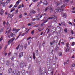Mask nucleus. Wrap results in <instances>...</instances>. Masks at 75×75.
Returning <instances> with one entry per match:
<instances>
[{
  "label": "nucleus",
  "mask_w": 75,
  "mask_h": 75,
  "mask_svg": "<svg viewBox=\"0 0 75 75\" xmlns=\"http://www.w3.org/2000/svg\"><path fill=\"white\" fill-rule=\"evenodd\" d=\"M67 6V4L64 3L63 5L62 6L60 9L59 8H58L57 10V12L60 13L61 11H63V10H64V7H65V6Z\"/></svg>",
  "instance_id": "1"
},
{
  "label": "nucleus",
  "mask_w": 75,
  "mask_h": 75,
  "mask_svg": "<svg viewBox=\"0 0 75 75\" xmlns=\"http://www.w3.org/2000/svg\"><path fill=\"white\" fill-rule=\"evenodd\" d=\"M54 39L55 40L51 42H50V45H54L55 44H57V42H58V37L57 36L54 37Z\"/></svg>",
  "instance_id": "2"
},
{
  "label": "nucleus",
  "mask_w": 75,
  "mask_h": 75,
  "mask_svg": "<svg viewBox=\"0 0 75 75\" xmlns=\"http://www.w3.org/2000/svg\"><path fill=\"white\" fill-rule=\"evenodd\" d=\"M20 75V71L18 70L16 71L15 70L12 71V75Z\"/></svg>",
  "instance_id": "3"
},
{
  "label": "nucleus",
  "mask_w": 75,
  "mask_h": 75,
  "mask_svg": "<svg viewBox=\"0 0 75 75\" xmlns=\"http://www.w3.org/2000/svg\"><path fill=\"white\" fill-rule=\"evenodd\" d=\"M47 10H50V11H53V10L52 9V7H51V6L47 7L45 10V11H46Z\"/></svg>",
  "instance_id": "4"
},
{
  "label": "nucleus",
  "mask_w": 75,
  "mask_h": 75,
  "mask_svg": "<svg viewBox=\"0 0 75 75\" xmlns=\"http://www.w3.org/2000/svg\"><path fill=\"white\" fill-rule=\"evenodd\" d=\"M14 40H15V37H14L11 39L9 40L8 41V45H10V42H13V41Z\"/></svg>",
  "instance_id": "5"
},
{
  "label": "nucleus",
  "mask_w": 75,
  "mask_h": 75,
  "mask_svg": "<svg viewBox=\"0 0 75 75\" xmlns=\"http://www.w3.org/2000/svg\"><path fill=\"white\" fill-rule=\"evenodd\" d=\"M20 1H21V0H18L16 2V4L14 6V7L16 8V7H17V6H18V4H19V2Z\"/></svg>",
  "instance_id": "6"
},
{
  "label": "nucleus",
  "mask_w": 75,
  "mask_h": 75,
  "mask_svg": "<svg viewBox=\"0 0 75 75\" xmlns=\"http://www.w3.org/2000/svg\"><path fill=\"white\" fill-rule=\"evenodd\" d=\"M24 63L23 62H22L20 64V67L21 68H23L24 67Z\"/></svg>",
  "instance_id": "7"
},
{
  "label": "nucleus",
  "mask_w": 75,
  "mask_h": 75,
  "mask_svg": "<svg viewBox=\"0 0 75 75\" xmlns=\"http://www.w3.org/2000/svg\"><path fill=\"white\" fill-rule=\"evenodd\" d=\"M48 4V3L47 2V1L46 0L44 1L43 2V4L44 6H46V5H47Z\"/></svg>",
  "instance_id": "8"
},
{
  "label": "nucleus",
  "mask_w": 75,
  "mask_h": 75,
  "mask_svg": "<svg viewBox=\"0 0 75 75\" xmlns=\"http://www.w3.org/2000/svg\"><path fill=\"white\" fill-rule=\"evenodd\" d=\"M55 18V15H53L52 16V17H49L48 18H47V20H51V19H53V18Z\"/></svg>",
  "instance_id": "9"
},
{
  "label": "nucleus",
  "mask_w": 75,
  "mask_h": 75,
  "mask_svg": "<svg viewBox=\"0 0 75 75\" xmlns=\"http://www.w3.org/2000/svg\"><path fill=\"white\" fill-rule=\"evenodd\" d=\"M0 13L1 15H3L4 14V10H3V9H1L0 11Z\"/></svg>",
  "instance_id": "10"
},
{
  "label": "nucleus",
  "mask_w": 75,
  "mask_h": 75,
  "mask_svg": "<svg viewBox=\"0 0 75 75\" xmlns=\"http://www.w3.org/2000/svg\"><path fill=\"white\" fill-rule=\"evenodd\" d=\"M22 56H23V52H21L19 54V58H21Z\"/></svg>",
  "instance_id": "11"
},
{
  "label": "nucleus",
  "mask_w": 75,
  "mask_h": 75,
  "mask_svg": "<svg viewBox=\"0 0 75 75\" xmlns=\"http://www.w3.org/2000/svg\"><path fill=\"white\" fill-rule=\"evenodd\" d=\"M6 65L7 66H8L10 65V61L9 60H7L6 63Z\"/></svg>",
  "instance_id": "12"
},
{
  "label": "nucleus",
  "mask_w": 75,
  "mask_h": 75,
  "mask_svg": "<svg viewBox=\"0 0 75 75\" xmlns=\"http://www.w3.org/2000/svg\"><path fill=\"white\" fill-rule=\"evenodd\" d=\"M13 16H14V14H9L8 15V17H9L11 18H12V17H13Z\"/></svg>",
  "instance_id": "13"
},
{
  "label": "nucleus",
  "mask_w": 75,
  "mask_h": 75,
  "mask_svg": "<svg viewBox=\"0 0 75 75\" xmlns=\"http://www.w3.org/2000/svg\"><path fill=\"white\" fill-rule=\"evenodd\" d=\"M8 72L9 74L11 73V72H12V69L11 68L9 69L8 70Z\"/></svg>",
  "instance_id": "14"
},
{
  "label": "nucleus",
  "mask_w": 75,
  "mask_h": 75,
  "mask_svg": "<svg viewBox=\"0 0 75 75\" xmlns=\"http://www.w3.org/2000/svg\"><path fill=\"white\" fill-rule=\"evenodd\" d=\"M57 17H54V19L53 20L54 22H55L56 23H57Z\"/></svg>",
  "instance_id": "15"
},
{
  "label": "nucleus",
  "mask_w": 75,
  "mask_h": 75,
  "mask_svg": "<svg viewBox=\"0 0 75 75\" xmlns=\"http://www.w3.org/2000/svg\"><path fill=\"white\" fill-rule=\"evenodd\" d=\"M61 4H62V2H59L57 3L56 4L57 6H59V5H61Z\"/></svg>",
  "instance_id": "16"
},
{
  "label": "nucleus",
  "mask_w": 75,
  "mask_h": 75,
  "mask_svg": "<svg viewBox=\"0 0 75 75\" xmlns=\"http://www.w3.org/2000/svg\"><path fill=\"white\" fill-rule=\"evenodd\" d=\"M33 59H35V53L34 52H33Z\"/></svg>",
  "instance_id": "17"
},
{
  "label": "nucleus",
  "mask_w": 75,
  "mask_h": 75,
  "mask_svg": "<svg viewBox=\"0 0 75 75\" xmlns=\"http://www.w3.org/2000/svg\"><path fill=\"white\" fill-rule=\"evenodd\" d=\"M21 33H22L21 32L19 33V35L15 39V40H17L18 39V38H19V37H20V35H21Z\"/></svg>",
  "instance_id": "18"
},
{
  "label": "nucleus",
  "mask_w": 75,
  "mask_h": 75,
  "mask_svg": "<svg viewBox=\"0 0 75 75\" xmlns=\"http://www.w3.org/2000/svg\"><path fill=\"white\" fill-rule=\"evenodd\" d=\"M20 50H21L22 51L23 49V45L20 46L19 47Z\"/></svg>",
  "instance_id": "19"
},
{
  "label": "nucleus",
  "mask_w": 75,
  "mask_h": 75,
  "mask_svg": "<svg viewBox=\"0 0 75 75\" xmlns=\"http://www.w3.org/2000/svg\"><path fill=\"white\" fill-rule=\"evenodd\" d=\"M61 24H62V25H64V26H66V23H65L64 22H62L61 23Z\"/></svg>",
  "instance_id": "20"
},
{
  "label": "nucleus",
  "mask_w": 75,
  "mask_h": 75,
  "mask_svg": "<svg viewBox=\"0 0 75 75\" xmlns=\"http://www.w3.org/2000/svg\"><path fill=\"white\" fill-rule=\"evenodd\" d=\"M39 26H40V24H38L36 25H34L33 27H36V28H37V27H38Z\"/></svg>",
  "instance_id": "21"
},
{
  "label": "nucleus",
  "mask_w": 75,
  "mask_h": 75,
  "mask_svg": "<svg viewBox=\"0 0 75 75\" xmlns=\"http://www.w3.org/2000/svg\"><path fill=\"white\" fill-rule=\"evenodd\" d=\"M63 2L64 3H65L66 2H68L69 1V0H62Z\"/></svg>",
  "instance_id": "22"
},
{
  "label": "nucleus",
  "mask_w": 75,
  "mask_h": 75,
  "mask_svg": "<svg viewBox=\"0 0 75 75\" xmlns=\"http://www.w3.org/2000/svg\"><path fill=\"white\" fill-rule=\"evenodd\" d=\"M6 3V2H4L2 3V6L3 7H5V4Z\"/></svg>",
  "instance_id": "23"
},
{
  "label": "nucleus",
  "mask_w": 75,
  "mask_h": 75,
  "mask_svg": "<svg viewBox=\"0 0 75 75\" xmlns=\"http://www.w3.org/2000/svg\"><path fill=\"white\" fill-rule=\"evenodd\" d=\"M15 10V8L13 7L11 9V11H10V12L11 13V12H13L14 10Z\"/></svg>",
  "instance_id": "24"
},
{
  "label": "nucleus",
  "mask_w": 75,
  "mask_h": 75,
  "mask_svg": "<svg viewBox=\"0 0 75 75\" xmlns=\"http://www.w3.org/2000/svg\"><path fill=\"white\" fill-rule=\"evenodd\" d=\"M58 8H57L54 11V13H57V12H58Z\"/></svg>",
  "instance_id": "25"
},
{
  "label": "nucleus",
  "mask_w": 75,
  "mask_h": 75,
  "mask_svg": "<svg viewBox=\"0 0 75 75\" xmlns=\"http://www.w3.org/2000/svg\"><path fill=\"white\" fill-rule=\"evenodd\" d=\"M50 61H51V59H50V58H48L47 59V62H49V63H50Z\"/></svg>",
  "instance_id": "26"
},
{
  "label": "nucleus",
  "mask_w": 75,
  "mask_h": 75,
  "mask_svg": "<svg viewBox=\"0 0 75 75\" xmlns=\"http://www.w3.org/2000/svg\"><path fill=\"white\" fill-rule=\"evenodd\" d=\"M69 43L68 42H67L66 44V46L67 48H68L69 47Z\"/></svg>",
  "instance_id": "27"
},
{
  "label": "nucleus",
  "mask_w": 75,
  "mask_h": 75,
  "mask_svg": "<svg viewBox=\"0 0 75 75\" xmlns=\"http://www.w3.org/2000/svg\"><path fill=\"white\" fill-rule=\"evenodd\" d=\"M63 17L64 18H66L67 17V14L64 13V15H63Z\"/></svg>",
  "instance_id": "28"
},
{
  "label": "nucleus",
  "mask_w": 75,
  "mask_h": 75,
  "mask_svg": "<svg viewBox=\"0 0 75 75\" xmlns=\"http://www.w3.org/2000/svg\"><path fill=\"white\" fill-rule=\"evenodd\" d=\"M27 43L25 44L24 48H25V49H26V48H27Z\"/></svg>",
  "instance_id": "29"
},
{
  "label": "nucleus",
  "mask_w": 75,
  "mask_h": 75,
  "mask_svg": "<svg viewBox=\"0 0 75 75\" xmlns=\"http://www.w3.org/2000/svg\"><path fill=\"white\" fill-rule=\"evenodd\" d=\"M58 49H59V47H58V46H57L55 48L56 50H58Z\"/></svg>",
  "instance_id": "30"
},
{
  "label": "nucleus",
  "mask_w": 75,
  "mask_h": 75,
  "mask_svg": "<svg viewBox=\"0 0 75 75\" xmlns=\"http://www.w3.org/2000/svg\"><path fill=\"white\" fill-rule=\"evenodd\" d=\"M64 32L66 33H67V32H68V30H67V28H66L65 29H64Z\"/></svg>",
  "instance_id": "31"
},
{
  "label": "nucleus",
  "mask_w": 75,
  "mask_h": 75,
  "mask_svg": "<svg viewBox=\"0 0 75 75\" xmlns=\"http://www.w3.org/2000/svg\"><path fill=\"white\" fill-rule=\"evenodd\" d=\"M62 52H60L59 53V56H62Z\"/></svg>",
  "instance_id": "32"
},
{
  "label": "nucleus",
  "mask_w": 75,
  "mask_h": 75,
  "mask_svg": "<svg viewBox=\"0 0 75 75\" xmlns=\"http://www.w3.org/2000/svg\"><path fill=\"white\" fill-rule=\"evenodd\" d=\"M34 33V30H33L31 32V34L32 35H33Z\"/></svg>",
  "instance_id": "33"
},
{
  "label": "nucleus",
  "mask_w": 75,
  "mask_h": 75,
  "mask_svg": "<svg viewBox=\"0 0 75 75\" xmlns=\"http://www.w3.org/2000/svg\"><path fill=\"white\" fill-rule=\"evenodd\" d=\"M22 14L21 13L20 15H19V18H21V17H22Z\"/></svg>",
  "instance_id": "34"
},
{
  "label": "nucleus",
  "mask_w": 75,
  "mask_h": 75,
  "mask_svg": "<svg viewBox=\"0 0 75 75\" xmlns=\"http://www.w3.org/2000/svg\"><path fill=\"white\" fill-rule=\"evenodd\" d=\"M20 30V29H16L15 31H16V33H17L18 31H19V30Z\"/></svg>",
  "instance_id": "35"
},
{
  "label": "nucleus",
  "mask_w": 75,
  "mask_h": 75,
  "mask_svg": "<svg viewBox=\"0 0 75 75\" xmlns=\"http://www.w3.org/2000/svg\"><path fill=\"white\" fill-rule=\"evenodd\" d=\"M48 21V20H47H47H45L44 21V23H47V21Z\"/></svg>",
  "instance_id": "36"
},
{
  "label": "nucleus",
  "mask_w": 75,
  "mask_h": 75,
  "mask_svg": "<svg viewBox=\"0 0 75 75\" xmlns=\"http://www.w3.org/2000/svg\"><path fill=\"white\" fill-rule=\"evenodd\" d=\"M30 30V29H28L27 31L25 33L26 34H27V33H28V31H29Z\"/></svg>",
  "instance_id": "37"
},
{
  "label": "nucleus",
  "mask_w": 75,
  "mask_h": 75,
  "mask_svg": "<svg viewBox=\"0 0 75 75\" xmlns=\"http://www.w3.org/2000/svg\"><path fill=\"white\" fill-rule=\"evenodd\" d=\"M3 30H4V28H2L1 29L0 31L1 33H2V32H3Z\"/></svg>",
  "instance_id": "38"
},
{
  "label": "nucleus",
  "mask_w": 75,
  "mask_h": 75,
  "mask_svg": "<svg viewBox=\"0 0 75 75\" xmlns=\"http://www.w3.org/2000/svg\"><path fill=\"white\" fill-rule=\"evenodd\" d=\"M71 66H72V67H75V63H73L71 65Z\"/></svg>",
  "instance_id": "39"
},
{
  "label": "nucleus",
  "mask_w": 75,
  "mask_h": 75,
  "mask_svg": "<svg viewBox=\"0 0 75 75\" xmlns=\"http://www.w3.org/2000/svg\"><path fill=\"white\" fill-rule=\"evenodd\" d=\"M44 22L42 23L41 24V26H43V25H45V24H44Z\"/></svg>",
  "instance_id": "40"
},
{
  "label": "nucleus",
  "mask_w": 75,
  "mask_h": 75,
  "mask_svg": "<svg viewBox=\"0 0 75 75\" xmlns=\"http://www.w3.org/2000/svg\"><path fill=\"white\" fill-rule=\"evenodd\" d=\"M75 45V42H73L71 44L72 46H74Z\"/></svg>",
  "instance_id": "41"
},
{
  "label": "nucleus",
  "mask_w": 75,
  "mask_h": 75,
  "mask_svg": "<svg viewBox=\"0 0 75 75\" xmlns=\"http://www.w3.org/2000/svg\"><path fill=\"white\" fill-rule=\"evenodd\" d=\"M25 34H27L26 33H23L22 35H21V36H24L25 35Z\"/></svg>",
  "instance_id": "42"
},
{
  "label": "nucleus",
  "mask_w": 75,
  "mask_h": 75,
  "mask_svg": "<svg viewBox=\"0 0 75 75\" xmlns=\"http://www.w3.org/2000/svg\"><path fill=\"white\" fill-rule=\"evenodd\" d=\"M64 51H65V52H67L68 50H67V48H65L64 49Z\"/></svg>",
  "instance_id": "43"
},
{
  "label": "nucleus",
  "mask_w": 75,
  "mask_h": 75,
  "mask_svg": "<svg viewBox=\"0 0 75 75\" xmlns=\"http://www.w3.org/2000/svg\"><path fill=\"white\" fill-rule=\"evenodd\" d=\"M32 11L33 13V14H35V13H36L35 11Z\"/></svg>",
  "instance_id": "44"
},
{
  "label": "nucleus",
  "mask_w": 75,
  "mask_h": 75,
  "mask_svg": "<svg viewBox=\"0 0 75 75\" xmlns=\"http://www.w3.org/2000/svg\"><path fill=\"white\" fill-rule=\"evenodd\" d=\"M21 5H19L18 7V9L20 8H21Z\"/></svg>",
  "instance_id": "45"
},
{
  "label": "nucleus",
  "mask_w": 75,
  "mask_h": 75,
  "mask_svg": "<svg viewBox=\"0 0 75 75\" xmlns=\"http://www.w3.org/2000/svg\"><path fill=\"white\" fill-rule=\"evenodd\" d=\"M50 30H51V29H48L47 30V33H50Z\"/></svg>",
  "instance_id": "46"
},
{
  "label": "nucleus",
  "mask_w": 75,
  "mask_h": 75,
  "mask_svg": "<svg viewBox=\"0 0 75 75\" xmlns=\"http://www.w3.org/2000/svg\"><path fill=\"white\" fill-rule=\"evenodd\" d=\"M19 47H20V44H19L18 47L16 48V50H18V48H19Z\"/></svg>",
  "instance_id": "47"
},
{
  "label": "nucleus",
  "mask_w": 75,
  "mask_h": 75,
  "mask_svg": "<svg viewBox=\"0 0 75 75\" xmlns=\"http://www.w3.org/2000/svg\"><path fill=\"white\" fill-rule=\"evenodd\" d=\"M71 72H73L74 71V68H72L71 69Z\"/></svg>",
  "instance_id": "48"
},
{
  "label": "nucleus",
  "mask_w": 75,
  "mask_h": 75,
  "mask_svg": "<svg viewBox=\"0 0 75 75\" xmlns=\"http://www.w3.org/2000/svg\"><path fill=\"white\" fill-rule=\"evenodd\" d=\"M65 13H64L63 12H62L61 13V16H63Z\"/></svg>",
  "instance_id": "49"
},
{
  "label": "nucleus",
  "mask_w": 75,
  "mask_h": 75,
  "mask_svg": "<svg viewBox=\"0 0 75 75\" xmlns=\"http://www.w3.org/2000/svg\"><path fill=\"white\" fill-rule=\"evenodd\" d=\"M11 37H13L14 35L13 33H12L11 34Z\"/></svg>",
  "instance_id": "50"
},
{
  "label": "nucleus",
  "mask_w": 75,
  "mask_h": 75,
  "mask_svg": "<svg viewBox=\"0 0 75 75\" xmlns=\"http://www.w3.org/2000/svg\"><path fill=\"white\" fill-rule=\"evenodd\" d=\"M28 26H30V25H32V24L31 23H29L28 24Z\"/></svg>",
  "instance_id": "51"
},
{
  "label": "nucleus",
  "mask_w": 75,
  "mask_h": 75,
  "mask_svg": "<svg viewBox=\"0 0 75 75\" xmlns=\"http://www.w3.org/2000/svg\"><path fill=\"white\" fill-rule=\"evenodd\" d=\"M69 24H70L71 25H72V23L70 21H69Z\"/></svg>",
  "instance_id": "52"
},
{
  "label": "nucleus",
  "mask_w": 75,
  "mask_h": 75,
  "mask_svg": "<svg viewBox=\"0 0 75 75\" xmlns=\"http://www.w3.org/2000/svg\"><path fill=\"white\" fill-rule=\"evenodd\" d=\"M13 7V4H12L9 6V8H11V7Z\"/></svg>",
  "instance_id": "53"
},
{
  "label": "nucleus",
  "mask_w": 75,
  "mask_h": 75,
  "mask_svg": "<svg viewBox=\"0 0 75 75\" xmlns=\"http://www.w3.org/2000/svg\"><path fill=\"white\" fill-rule=\"evenodd\" d=\"M3 38H2V37L1 38H0V42L2 40H3Z\"/></svg>",
  "instance_id": "54"
},
{
  "label": "nucleus",
  "mask_w": 75,
  "mask_h": 75,
  "mask_svg": "<svg viewBox=\"0 0 75 75\" xmlns=\"http://www.w3.org/2000/svg\"><path fill=\"white\" fill-rule=\"evenodd\" d=\"M53 74H54V71H52L51 72V74L52 75H53Z\"/></svg>",
  "instance_id": "55"
},
{
  "label": "nucleus",
  "mask_w": 75,
  "mask_h": 75,
  "mask_svg": "<svg viewBox=\"0 0 75 75\" xmlns=\"http://www.w3.org/2000/svg\"><path fill=\"white\" fill-rule=\"evenodd\" d=\"M71 33L72 35H73V34H74V32H73V30H71Z\"/></svg>",
  "instance_id": "56"
},
{
  "label": "nucleus",
  "mask_w": 75,
  "mask_h": 75,
  "mask_svg": "<svg viewBox=\"0 0 75 75\" xmlns=\"http://www.w3.org/2000/svg\"><path fill=\"white\" fill-rule=\"evenodd\" d=\"M7 46H8V45H5V49H6L7 48Z\"/></svg>",
  "instance_id": "57"
},
{
  "label": "nucleus",
  "mask_w": 75,
  "mask_h": 75,
  "mask_svg": "<svg viewBox=\"0 0 75 75\" xmlns=\"http://www.w3.org/2000/svg\"><path fill=\"white\" fill-rule=\"evenodd\" d=\"M38 52H36V56H37L38 55Z\"/></svg>",
  "instance_id": "58"
},
{
  "label": "nucleus",
  "mask_w": 75,
  "mask_h": 75,
  "mask_svg": "<svg viewBox=\"0 0 75 75\" xmlns=\"http://www.w3.org/2000/svg\"><path fill=\"white\" fill-rule=\"evenodd\" d=\"M18 9H17L16 11V12L15 13V14H17V13H18Z\"/></svg>",
  "instance_id": "59"
},
{
  "label": "nucleus",
  "mask_w": 75,
  "mask_h": 75,
  "mask_svg": "<svg viewBox=\"0 0 75 75\" xmlns=\"http://www.w3.org/2000/svg\"><path fill=\"white\" fill-rule=\"evenodd\" d=\"M40 20V18H36V21H38Z\"/></svg>",
  "instance_id": "60"
},
{
  "label": "nucleus",
  "mask_w": 75,
  "mask_h": 75,
  "mask_svg": "<svg viewBox=\"0 0 75 75\" xmlns=\"http://www.w3.org/2000/svg\"><path fill=\"white\" fill-rule=\"evenodd\" d=\"M16 29H15V28H14L13 30V31H16Z\"/></svg>",
  "instance_id": "61"
},
{
  "label": "nucleus",
  "mask_w": 75,
  "mask_h": 75,
  "mask_svg": "<svg viewBox=\"0 0 75 75\" xmlns=\"http://www.w3.org/2000/svg\"><path fill=\"white\" fill-rule=\"evenodd\" d=\"M72 10H75V7L72 8Z\"/></svg>",
  "instance_id": "62"
},
{
  "label": "nucleus",
  "mask_w": 75,
  "mask_h": 75,
  "mask_svg": "<svg viewBox=\"0 0 75 75\" xmlns=\"http://www.w3.org/2000/svg\"><path fill=\"white\" fill-rule=\"evenodd\" d=\"M3 24L4 25H5V24H6V22H5V21L3 22Z\"/></svg>",
  "instance_id": "63"
},
{
  "label": "nucleus",
  "mask_w": 75,
  "mask_h": 75,
  "mask_svg": "<svg viewBox=\"0 0 75 75\" xmlns=\"http://www.w3.org/2000/svg\"><path fill=\"white\" fill-rule=\"evenodd\" d=\"M21 7H24V4H22Z\"/></svg>",
  "instance_id": "64"
}]
</instances>
